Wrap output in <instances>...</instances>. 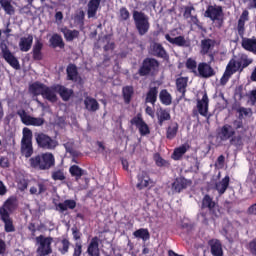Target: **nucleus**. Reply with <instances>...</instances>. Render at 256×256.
I'll return each instance as SVG.
<instances>
[{"mask_svg":"<svg viewBox=\"0 0 256 256\" xmlns=\"http://www.w3.org/2000/svg\"><path fill=\"white\" fill-rule=\"evenodd\" d=\"M15 197H9L0 207V220L4 223L5 233H15V224H13V212L16 209Z\"/></svg>","mask_w":256,"mask_h":256,"instance_id":"nucleus-2","label":"nucleus"},{"mask_svg":"<svg viewBox=\"0 0 256 256\" xmlns=\"http://www.w3.org/2000/svg\"><path fill=\"white\" fill-rule=\"evenodd\" d=\"M248 251L251 253V255H255L256 256V238L252 239L249 243H248Z\"/></svg>","mask_w":256,"mask_h":256,"instance_id":"nucleus-59","label":"nucleus"},{"mask_svg":"<svg viewBox=\"0 0 256 256\" xmlns=\"http://www.w3.org/2000/svg\"><path fill=\"white\" fill-rule=\"evenodd\" d=\"M62 247L58 249L61 255H67L69 253V247H71V242L69 239L64 238L61 240Z\"/></svg>","mask_w":256,"mask_h":256,"instance_id":"nucleus-54","label":"nucleus"},{"mask_svg":"<svg viewBox=\"0 0 256 256\" xmlns=\"http://www.w3.org/2000/svg\"><path fill=\"white\" fill-rule=\"evenodd\" d=\"M132 17L138 34L141 37H143V35H147V33H149V29H151V23H149V16H147L142 11L134 10L132 12Z\"/></svg>","mask_w":256,"mask_h":256,"instance_id":"nucleus-3","label":"nucleus"},{"mask_svg":"<svg viewBox=\"0 0 256 256\" xmlns=\"http://www.w3.org/2000/svg\"><path fill=\"white\" fill-rule=\"evenodd\" d=\"M82 253H83V245H81V243L79 242H76L73 256H81Z\"/></svg>","mask_w":256,"mask_h":256,"instance_id":"nucleus-60","label":"nucleus"},{"mask_svg":"<svg viewBox=\"0 0 256 256\" xmlns=\"http://www.w3.org/2000/svg\"><path fill=\"white\" fill-rule=\"evenodd\" d=\"M247 183H252L256 188V161L250 162L249 175L247 177Z\"/></svg>","mask_w":256,"mask_h":256,"instance_id":"nucleus-45","label":"nucleus"},{"mask_svg":"<svg viewBox=\"0 0 256 256\" xmlns=\"http://www.w3.org/2000/svg\"><path fill=\"white\" fill-rule=\"evenodd\" d=\"M46 86L47 85H45L39 81H36V82L30 84L29 91H30V93H32V95H35L36 97L39 95L43 96V91H45Z\"/></svg>","mask_w":256,"mask_h":256,"instance_id":"nucleus-32","label":"nucleus"},{"mask_svg":"<svg viewBox=\"0 0 256 256\" xmlns=\"http://www.w3.org/2000/svg\"><path fill=\"white\" fill-rule=\"evenodd\" d=\"M251 63H253V59L249 58L245 53L234 56L228 62L224 74L220 79V84L227 85L235 73H243L244 69H247Z\"/></svg>","mask_w":256,"mask_h":256,"instance_id":"nucleus-1","label":"nucleus"},{"mask_svg":"<svg viewBox=\"0 0 256 256\" xmlns=\"http://www.w3.org/2000/svg\"><path fill=\"white\" fill-rule=\"evenodd\" d=\"M216 41L211 38H205L200 42V54L208 55L210 57V61H215V56L213 53V49H215Z\"/></svg>","mask_w":256,"mask_h":256,"instance_id":"nucleus-11","label":"nucleus"},{"mask_svg":"<svg viewBox=\"0 0 256 256\" xmlns=\"http://www.w3.org/2000/svg\"><path fill=\"white\" fill-rule=\"evenodd\" d=\"M241 47L245 51H248L249 53H253V55H256V37L253 36L251 38H247L243 36L241 41Z\"/></svg>","mask_w":256,"mask_h":256,"instance_id":"nucleus-19","label":"nucleus"},{"mask_svg":"<svg viewBox=\"0 0 256 256\" xmlns=\"http://www.w3.org/2000/svg\"><path fill=\"white\" fill-rule=\"evenodd\" d=\"M17 115L20 117L24 125H32V127H41L42 125H45V118L33 117L27 114V112L23 109L18 110Z\"/></svg>","mask_w":256,"mask_h":256,"instance_id":"nucleus-8","label":"nucleus"},{"mask_svg":"<svg viewBox=\"0 0 256 256\" xmlns=\"http://www.w3.org/2000/svg\"><path fill=\"white\" fill-rule=\"evenodd\" d=\"M119 13L121 21H129L131 13H129V10H127L126 7H121Z\"/></svg>","mask_w":256,"mask_h":256,"instance_id":"nucleus-55","label":"nucleus"},{"mask_svg":"<svg viewBox=\"0 0 256 256\" xmlns=\"http://www.w3.org/2000/svg\"><path fill=\"white\" fill-rule=\"evenodd\" d=\"M151 55L159 59H167L169 55L161 43L154 42L151 46Z\"/></svg>","mask_w":256,"mask_h":256,"instance_id":"nucleus-20","label":"nucleus"},{"mask_svg":"<svg viewBox=\"0 0 256 256\" xmlns=\"http://www.w3.org/2000/svg\"><path fill=\"white\" fill-rule=\"evenodd\" d=\"M55 207H57L60 213H65L67 209H75V207H77V202L73 199H67L63 203L55 204Z\"/></svg>","mask_w":256,"mask_h":256,"instance_id":"nucleus-31","label":"nucleus"},{"mask_svg":"<svg viewBox=\"0 0 256 256\" xmlns=\"http://www.w3.org/2000/svg\"><path fill=\"white\" fill-rule=\"evenodd\" d=\"M21 143H33V131L31 129L27 127L23 128Z\"/></svg>","mask_w":256,"mask_h":256,"instance_id":"nucleus-51","label":"nucleus"},{"mask_svg":"<svg viewBox=\"0 0 256 256\" xmlns=\"http://www.w3.org/2000/svg\"><path fill=\"white\" fill-rule=\"evenodd\" d=\"M237 113H239V119H243V115H245V117L249 115V110L245 107H240L237 109Z\"/></svg>","mask_w":256,"mask_h":256,"instance_id":"nucleus-63","label":"nucleus"},{"mask_svg":"<svg viewBox=\"0 0 256 256\" xmlns=\"http://www.w3.org/2000/svg\"><path fill=\"white\" fill-rule=\"evenodd\" d=\"M57 93L63 101H69L73 97V89H69L63 85H58Z\"/></svg>","mask_w":256,"mask_h":256,"instance_id":"nucleus-39","label":"nucleus"},{"mask_svg":"<svg viewBox=\"0 0 256 256\" xmlns=\"http://www.w3.org/2000/svg\"><path fill=\"white\" fill-rule=\"evenodd\" d=\"M202 207L209 209L211 215L219 217V210H217V204L213 201V198L206 194L202 200Z\"/></svg>","mask_w":256,"mask_h":256,"instance_id":"nucleus-17","label":"nucleus"},{"mask_svg":"<svg viewBox=\"0 0 256 256\" xmlns=\"http://www.w3.org/2000/svg\"><path fill=\"white\" fill-rule=\"evenodd\" d=\"M195 8L193 7V6H191V7H186L185 8V11H184V17L186 18V19H189L190 17H192V19H195L196 21H199V19H197V16H192L191 15V11H193Z\"/></svg>","mask_w":256,"mask_h":256,"instance_id":"nucleus-61","label":"nucleus"},{"mask_svg":"<svg viewBox=\"0 0 256 256\" xmlns=\"http://www.w3.org/2000/svg\"><path fill=\"white\" fill-rule=\"evenodd\" d=\"M159 95V88L157 87H150L147 94L145 103H151V105H155L157 103V96Z\"/></svg>","mask_w":256,"mask_h":256,"instance_id":"nucleus-36","label":"nucleus"},{"mask_svg":"<svg viewBox=\"0 0 256 256\" xmlns=\"http://www.w3.org/2000/svg\"><path fill=\"white\" fill-rule=\"evenodd\" d=\"M62 33L66 41H73L79 38V31L78 30H70L68 28H62Z\"/></svg>","mask_w":256,"mask_h":256,"instance_id":"nucleus-46","label":"nucleus"},{"mask_svg":"<svg viewBox=\"0 0 256 256\" xmlns=\"http://www.w3.org/2000/svg\"><path fill=\"white\" fill-rule=\"evenodd\" d=\"M247 21H249V11L244 10L240 15V18L237 24L238 35L239 37H241V39L245 37V23H247Z\"/></svg>","mask_w":256,"mask_h":256,"instance_id":"nucleus-21","label":"nucleus"},{"mask_svg":"<svg viewBox=\"0 0 256 256\" xmlns=\"http://www.w3.org/2000/svg\"><path fill=\"white\" fill-rule=\"evenodd\" d=\"M69 171H70V175H72V177H76V181H78V179H81V177H83V175H84V170L81 169L77 165L71 166Z\"/></svg>","mask_w":256,"mask_h":256,"instance_id":"nucleus-50","label":"nucleus"},{"mask_svg":"<svg viewBox=\"0 0 256 256\" xmlns=\"http://www.w3.org/2000/svg\"><path fill=\"white\" fill-rule=\"evenodd\" d=\"M193 185V181L186 179L183 176L175 178L174 182L172 183V191L174 193H181L182 191H185L188 187H191Z\"/></svg>","mask_w":256,"mask_h":256,"instance_id":"nucleus-13","label":"nucleus"},{"mask_svg":"<svg viewBox=\"0 0 256 256\" xmlns=\"http://www.w3.org/2000/svg\"><path fill=\"white\" fill-rule=\"evenodd\" d=\"M101 1L102 0H89L87 5L88 19H93L97 17V11H99V7H101Z\"/></svg>","mask_w":256,"mask_h":256,"instance_id":"nucleus-24","label":"nucleus"},{"mask_svg":"<svg viewBox=\"0 0 256 256\" xmlns=\"http://www.w3.org/2000/svg\"><path fill=\"white\" fill-rule=\"evenodd\" d=\"M32 59L34 61H43V42L37 39L32 48Z\"/></svg>","mask_w":256,"mask_h":256,"instance_id":"nucleus-23","label":"nucleus"},{"mask_svg":"<svg viewBox=\"0 0 256 256\" xmlns=\"http://www.w3.org/2000/svg\"><path fill=\"white\" fill-rule=\"evenodd\" d=\"M133 235L136 237V239H142V241H149V239H151V234L147 228H140L134 231Z\"/></svg>","mask_w":256,"mask_h":256,"instance_id":"nucleus-44","label":"nucleus"},{"mask_svg":"<svg viewBox=\"0 0 256 256\" xmlns=\"http://www.w3.org/2000/svg\"><path fill=\"white\" fill-rule=\"evenodd\" d=\"M197 75L202 79L215 77V69L207 62H200L197 68Z\"/></svg>","mask_w":256,"mask_h":256,"instance_id":"nucleus-12","label":"nucleus"},{"mask_svg":"<svg viewBox=\"0 0 256 256\" xmlns=\"http://www.w3.org/2000/svg\"><path fill=\"white\" fill-rule=\"evenodd\" d=\"M13 0H0V5L6 15H15V7L11 5Z\"/></svg>","mask_w":256,"mask_h":256,"instance_id":"nucleus-43","label":"nucleus"},{"mask_svg":"<svg viewBox=\"0 0 256 256\" xmlns=\"http://www.w3.org/2000/svg\"><path fill=\"white\" fill-rule=\"evenodd\" d=\"M186 69L190 71V73H193L194 75H197V61L193 58H188L185 63Z\"/></svg>","mask_w":256,"mask_h":256,"instance_id":"nucleus-48","label":"nucleus"},{"mask_svg":"<svg viewBox=\"0 0 256 256\" xmlns=\"http://www.w3.org/2000/svg\"><path fill=\"white\" fill-rule=\"evenodd\" d=\"M130 124L135 125V127L138 128L141 137H145L146 135H149L151 133V129H149V125H147V122L143 120V115L141 113H138L136 116H134L130 120Z\"/></svg>","mask_w":256,"mask_h":256,"instance_id":"nucleus-9","label":"nucleus"},{"mask_svg":"<svg viewBox=\"0 0 256 256\" xmlns=\"http://www.w3.org/2000/svg\"><path fill=\"white\" fill-rule=\"evenodd\" d=\"M36 142L38 147L42 149H55L57 147V141L44 133L36 134Z\"/></svg>","mask_w":256,"mask_h":256,"instance_id":"nucleus-10","label":"nucleus"},{"mask_svg":"<svg viewBox=\"0 0 256 256\" xmlns=\"http://www.w3.org/2000/svg\"><path fill=\"white\" fill-rule=\"evenodd\" d=\"M0 49L2 52L3 59L6 61V63L10 65V67H13V69H16V70L21 69L19 60L17 59V57H15V55H13L11 50H9V47H7V44L5 43V41L0 43Z\"/></svg>","mask_w":256,"mask_h":256,"instance_id":"nucleus-7","label":"nucleus"},{"mask_svg":"<svg viewBox=\"0 0 256 256\" xmlns=\"http://www.w3.org/2000/svg\"><path fill=\"white\" fill-rule=\"evenodd\" d=\"M31 167L45 171L51 169V167H55V161H31Z\"/></svg>","mask_w":256,"mask_h":256,"instance_id":"nucleus-33","label":"nucleus"},{"mask_svg":"<svg viewBox=\"0 0 256 256\" xmlns=\"http://www.w3.org/2000/svg\"><path fill=\"white\" fill-rule=\"evenodd\" d=\"M66 151L72 155V157H79V152L73 149V142H68L65 144Z\"/></svg>","mask_w":256,"mask_h":256,"instance_id":"nucleus-57","label":"nucleus"},{"mask_svg":"<svg viewBox=\"0 0 256 256\" xmlns=\"http://www.w3.org/2000/svg\"><path fill=\"white\" fill-rule=\"evenodd\" d=\"M51 177L53 181H65L67 177L65 176V170L58 169L52 172Z\"/></svg>","mask_w":256,"mask_h":256,"instance_id":"nucleus-53","label":"nucleus"},{"mask_svg":"<svg viewBox=\"0 0 256 256\" xmlns=\"http://www.w3.org/2000/svg\"><path fill=\"white\" fill-rule=\"evenodd\" d=\"M210 247L211 255L213 256H223V244L219 239H211L208 241Z\"/></svg>","mask_w":256,"mask_h":256,"instance_id":"nucleus-22","label":"nucleus"},{"mask_svg":"<svg viewBox=\"0 0 256 256\" xmlns=\"http://www.w3.org/2000/svg\"><path fill=\"white\" fill-rule=\"evenodd\" d=\"M178 131H179V124L177 123L172 124L166 130V139H169L170 141L173 140L174 137H177Z\"/></svg>","mask_w":256,"mask_h":256,"instance_id":"nucleus-47","label":"nucleus"},{"mask_svg":"<svg viewBox=\"0 0 256 256\" xmlns=\"http://www.w3.org/2000/svg\"><path fill=\"white\" fill-rule=\"evenodd\" d=\"M159 99L162 103V105L169 106L171 103H173V97L171 96V93L167 91V89H162L159 93Z\"/></svg>","mask_w":256,"mask_h":256,"instance_id":"nucleus-42","label":"nucleus"},{"mask_svg":"<svg viewBox=\"0 0 256 256\" xmlns=\"http://www.w3.org/2000/svg\"><path fill=\"white\" fill-rule=\"evenodd\" d=\"M31 47H33V35H28V37H22L19 41V49L22 53H27L31 51Z\"/></svg>","mask_w":256,"mask_h":256,"instance_id":"nucleus-27","label":"nucleus"},{"mask_svg":"<svg viewBox=\"0 0 256 256\" xmlns=\"http://www.w3.org/2000/svg\"><path fill=\"white\" fill-rule=\"evenodd\" d=\"M66 75L68 81H73L74 83H81V81H83L81 76H79V70L77 69V65L73 63L68 64L66 68Z\"/></svg>","mask_w":256,"mask_h":256,"instance_id":"nucleus-16","label":"nucleus"},{"mask_svg":"<svg viewBox=\"0 0 256 256\" xmlns=\"http://www.w3.org/2000/svg\"><path fill=\"white\" fill-rule=\"evenodd\" d=\"M158 69L159 60L147 57L142 61L137 73L140 77H149V75H155Z\"/></svg>","mask_w":256,"mask_h":256,"instance_id":"nucleus-5","label":"nucleus"},{"mask_svg":"<svg viewBox=\"0 0 256 256\" xmlns=\"http://www.w3.org/2000/svg\"><path fill=\"white\" fill-rule=\"evenodd\" d=\"M36 242L39 244L36 253L38 256H47L53 253L51 244L53 243V237H45L40 235L36 237Z\"/></svg>","mask_w":256,"mask_h":256,"instance_id":"nucleus-6","label":"nucleus"},{"mask_svg":"<svg viewBox=\"0 0 256 256\" xmlns=\"http://www.w3.org/2000/svg\"><path fill=\"white\" fill-rule=\"evenodd\" d=\"M71 231H72L74 241H79V239H81L83 235L81 231H79V228H77V226H73Z\"/></svg>","mask_w":256,"mask_h":256,"instance_id":"nucleus-58","label":"nucleus"},{"mask_svg":"<svg viewBox=\"0 0 256 256\" xmlns=\"http://www.w3.org/2000/svg\"><path fill=\"white\" fill-rule=\"evenodd\" d=\"M49 43L53 49H57V47L60 49L65 48V42H63V38L59 34H53L49 40Z\"/></svg>","mask_w":256,"mask_h":256,"instance_id":"nucleus-40","label":"nucleus"},{"mask_svg":"<svg viewBox=\"0 0 256 256\" xmlns=\"http://www.w3.org/2000/svg\"><path fill=\"white\" fill-rule=\"evenodd\" d=\"M137 184L136 187L139 191L146 189L150 185H153V180L149 177V174L146 171H142L137 175Z\"/></svg>","mask_w":256,"mask_h":256,"instance_id":"nucleus-14","label":"nucleus"},{"mask_svg":"<svg viewBox=\"0 0 256 256\" xmlns=\"http://www.w3.org/2000/svg\"><path fill=\"white\" fill-rule=\"evenodd\" d=\"M121 165L124 171H128L129 173L137 171V164L135 161H121Z\"/></svg>","mask_w":256,"mask_h":256,"instance_id":"nucleus-49","label":"nucleus"},{"mask_svg":"<svg viewBox=\"0 0 256 256\" xmlns=\"http://www.w3.org/2000/svg\"><path fill=\"white\" fill-rule=\"evenodd\" d=\"M187 83H189L188 77H179L176 79V89L178 93H181V98L184 99L187 93Z\"/></svg>","mask_w":256,"mask_h":256,"instance_id":"nucleus-29","label":"nucleus"},{"mask_svg":"<svg viewBox=\"0 0 256 256\" xmlns=\"http://www.w3.org/2000/svg\"><path fill=\"white\" fill-rule=\"evenodd\" d=\"M197 109L202 117H207V114L209 113V96L207 95V92L203 94L202 99L197 100Z\"/></svg>","mask_w":256,"mask_h":256,"instance_id":"nucleus-18","label":"nucleus"},{"mask_svg":"<svg viewBox=\"0 0 256 256\" xmlns=\"http://www.w3.org/2000/svg\"><path fill=\"white\" fill-rule=\"evenodd\" d=\"M87 253L89 256H101V251L99 250V237L95 236L91 239Z\"/></svg>","mask_w":256,"mask_h":256,"instance_id":"nucleus-25","label":"nucleus"},{"mask_svg":"<svg viewBox=\"0 0 256 256\" xmlns=\"http://www.w3.org/2000/svg\"><path fill=\"white\" fill-rule=\"evenodd\" d=\"M189 151V145L188 144H182L181 146L174 149V152L171 155V158L174 161H179L183 155H185Z\"/></svg>","mask_w":256,"mask_h":256,"instance_id":"nucleus-35","label":"nucleus"},{"mask_svg":"<svg viewBox=\"0 0 256 256\" xmlns=\"http://www.w3.org/2000/svg\"><path fill=\"white\" fill-rule=\"evenodd\" d=\"M104 39H106V41L108 42L104 47V51H113V49H115V42H109L111 41V35H105Z\"/></svg>","mask_w":256,"mask_h":256,"instance_id":"nucleus-56","label":"nucleus"},{"mask_svg":"<svg viewBox=\"0 0 256 256\" xmlns=\"http://www.w3.org/2000/svg\"><path fill=\"white\" fill-rule=\"evenodd\" d=\"M158 125L163 127L164 121H171V112L169 109L160 108L157 112Z\"/></svg>","mask_w":256,"mask_h":256,"instance_id":"nucleus-34","label":"nucleus"},{"mask_svg":"<svg viewBox=\"0 0 256 256\" xmlns=\"http://www.w3.org/2000/svg\"><path fill=\"white\" fill-rule=\"evenodd\" d=\"M230 181H231V178L229 177V175H227L221 181L215 184V189L216 191H218V194L220 196L224 195L225 191H227V189L229 188Z\"/></svg>","mask_w":256,"mask_h":256,"instance_id":"nucleus-30","label":"nucleus"},{"mask_svg":"<svg viewBox=\"0 0 256 256\" xmlns=\"http://www.w3.org/2000/svg\"><path fill=\"white\" fill-rule=\"evenodd\" d=\"M84 107L90 113H95V111H99V102H97V99L87 96L84 99Z\"/></svg>","mask_w":256,"mask_h":256,"instance_id":"nucleus-28","label":"nucleus"},{"mask_svg":"<svg viewBox=\"0 0 256 256\" xmlns=\"http://www.w3.org/2000/svg\"><path fill=\"white\" fill-rule=\"evenodd\" d=\"M134 94L135 89L133 88V86H124L122 88V97L126 105H129V103H131V99H133Z\"/></svg>","mask_w":256,"mask_h":256,"instance_id":"nucleus-38","label":"nucleus"},{"mask_svg":"<svg viewBox=\"0 0 256 256\" xmlns=\"http://www.w3.org/2000/svg\"><path fill=\"white\" fill-rule=\"evenodd\" d=\"M235 135V129H233V126L229 124H225L222 126L219 136L222 141H227L229 139H233Z\"/></svg>","mask_w":256,"mask_h":256,"instance_id":"nucleus-26","label":"nucleus"},{"mask_svg":"<svg viewBox=\"0 0 256 256\" xmlns=\"http://www.w3.org/2000/svg\"><path fill=\"white\" fill-rule=\"evenodd\" d=\"M166 41L171 43V45H176L177 47H185L187 45V40H185V36H177L175 38H171V35H165Z\"/></svg>","mask_w":256,"mask_h":256,"instance_id":"nucleus-37","label":"nucleus"},{"mask_svg":"<svg viewBox=\"0 0 256 256\" xmlns=\"http://www.w3.org/2000/svg\"><path fill=\"white\" fill-rule=\"evenodd\" d=\"M205 17H208L217 29H221L225 23V13L223 12V6L209 5L205 11Z\"/></svg>","mask_w":256,"mask_h":256,"instance_id":"nucleus-4","label":"nucleus"},{"mask_svg":"<svg viewBox=\"0 0 256 256\" xmlns=\"http://www.w3.org/2000/svg\"><path fill=\"white\" fill-rule=\"evenodd\" d=\"M21 155L26 159L33 155V142H21Z\"/></svg>","mask_w":256,"mask_h":256,"instance_id":"nucleus-41","label":"nucleus"},{"mask_svg":"<svg viewBox=\"0 0 256 256\" xmlns=\"http://www.w3.org/2000/svg\"><path fill=\"white\" fill-rule=\"evenodd\" d=\"M243 138L241 136H234L231 138L230 143L232 145H241Z\"/></svg>","mask_w":256,"mask_h":256,"instance_id":"nucleus-64","label":"nucleus"},{"mask_svg":"<svg viewBox=\"0 0 256 256\" xmlns=\"http://www.w3.org/2000/svg\"><path fill=\"white\" fill-rule=\"evenodd\" d=\"M57 85L53 86H45L42 97L43 99H46V101H49L50 103H57Z\"/></svg>","mask_w":256,"mask_h":256,"instance_id":"nucleus-15","label":"nucleus"},{"mask_svg":"<svg viewBox=\"0 0 256 256\" xmlns=\"http://www.w3.org/2000/svg\"><path fill=\"white\" fill-rule=\"evenodd\" d=\"M30 161H55V156H53V153H44L42 155H37L34 158H30Z\"/></svg>","mask_w":256,"mask_h":256,"instance_id":"nucleus-52","label":"nucleus"},{"mask_svg":"<svg viewBox=\"0 0 256 256\" xmlns=\"http://www.w3.org/2000/svg\"><path fill=\"white\" fill-rule=\"evenodd\" d=\"M75 19L78 23L83 25V23H85V11L80 10L79 13L76 14Z\"/></svg>","mask_w":256,"mask_h":256,"instance_id":"nucleus-62","label":"nucleus"}]
</instances>
